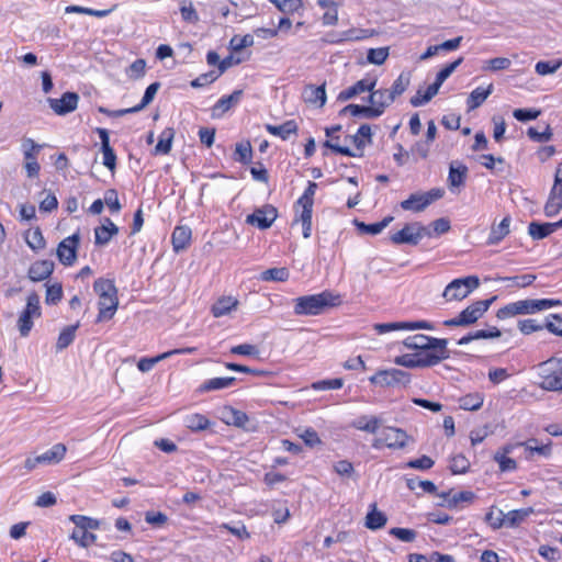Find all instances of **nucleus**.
Returning a JSON list of instances; mask_svg holds the SVG:
<instances>
[{"label": "nucleus", "mask_w": 562, "mask_h": 562, "mask_svg": "<svg viewBox=\"0 0 562 562\" xmlns=\"http://www.w3.org/2000/svg\"><path fill=\"white\" fill-rule=\"evenodd\" d=\"M93 290L99 297L97 323L112 319L119 306L117 289L114 282L109 279L99 278L93 283Z\"/></svg>", "instance_id": "obj_1"}, {"label": "nucleus", "mask_w": 562, "mask_h": 562, "mask_svg": "<svg viewBox=\"0 0 562 562\" xmlns=\"http://www.w3.org/2000/svg\"><path fill=\"white\" fill-rule=\"evenodd\" d=\"M317 190V183L314 181H308L307 187L305 188L302 195L295 201L293 205L294 218L292 225L301 224L302 225V235L304 238H310L312 236V217H313V206H314V196Z\"/></svg>", "instance_id": "obj_2"}, {"label": "nucleus", "mask_w": 562, "mask_h": 562, "mask_svg": "<svg viewBox=\"0 0 562 562\" xmlns=\"http://www.w3.org/2000/svg\"><path fill=\"white\" fill-rule=\"evenodd\" d=\"M340 304V296L334 295L329 291L322 293L303 295L294 300L295 315H319L326 308Z\"/></svg>", "instance_id": "obj_3"}, {"label": "nucleus", "mask_w": 562, "mask_h": 562, "mask_svg": "<svg viewBox=\"0 0 562 562\" xmlns=\"http://www.w3.org/2000/svg\"><path fill=\"white\" fill-rule=\"evenodd\" d=\"M496 300V296L486 300H479L471 303L462 310L458 316L446 319L443 325L446 327L470 326L480 319L490 308L491 304Z\"/></svg>", "instance_id": "obj_4"}, {"label": "nucleus", "mask_w": 562, "mask_h": 562, "mask_svg": "<svg viewBox=\"0 0 562 562\" xmlns=\"http://www.w3.org/2000/svg\"><path fill=\"white\" fill-rule=\"evenodd\" d=\"M541 387L547 391H562V357H551L539 364Z\"/></svg>", "instance_id": "obj_5"}, {"label": "nucleus", "mask_w": 562, "mask_h": 562, "mask_svg": "<svg viewBox=\"0 0 562 562\" xmlns=\"http://www.w3.org/2000/svg\"><path fill=\"white\" fill-rule=\"evenodd\" d=\"M445 194L441 188H432L427 192L412 193L407 199L401 201L400 207L403 211L413 213H420L425 211L430 204L440 200Z\"/></svg>", "instance_id": "obj_6"}, {"label": "nucleus", "mask_w": 562, "mask_h": 562, "mask_svg": "<svg viewBox=\"0 0 562 562\" xmlns=\"http://www.w3.org/2000/svg\"><path fill=\"white\" fill-rule=\"evenodd\" d=\"M432 341L415 352L419 368L435 366L448 358L447 339L432 338Z\"/></svg>", "instance_id": "obj_7"}, {"label": "nucleus", "mask_w": 562, "mask_h": 562, "mask_svg": "<svg viewBox=\"0 0 562 562\" xmlns=\"http://www.w3.org/2000/svg\"><path fill=\"white\" fill-rule=\"evenodd\" d=\"M479 286L480 279L476 276L454 279L446 286L442 296L447 302L461 301L468 297Z\"/></svg>", "instance_id": "obj_8"}, {"label": "nucleus", "mask_w": 562, "mask_h": 562, "mask_svg": "<svg viewBox=\"0 0 562 562\" xmlns=\"http://www.w3.org/2000/svg\"><path fill=\"white\" fill-rule=\"evenodd\" d=\"M41 315L40 296L32 292L27 295L26 305L18 319V329L22 337L29 336L33 328V318H40Z\"/></svg>", "instance_id": "obj_9"}, {"label": "nucleus", "mask_w": 562, "mask_h": 562, "mask_svg": "<svg viewBox=\"0 0 562 562\" xmlns=\"http://www.w3.org/2000/svg\"><path fill=\"white\" fill-rule=\"evenodd\" d=\"M327 139L324 146L329 148L334 154H339L346 157H357L359 153H355L349 147V143H345V133L342 126L337 124L325 128Z\"/></svg>", "instance_id": "obj_10"}, {"label": "nucleus", "mask_w": 562, "mask_h": 562, "mask_svg": "<svg viewBox=\"0 0 562 562\" xmlns=\"http://www.w3.org/2000/svg\"><path fill=\"white\" fill-rule=\"evenodd\" d=\"M370 382L381 387L406 386L411 382V374L400 369H384L370 376Z\"/></svg>", "instance_id": "obj_11"}, {"label": "nucleus", "mask_w": 562, "mask_h": 562, "mask_svg": "<svg viewBox=\"0 0 562 562\" xmlns=\"http://www.w3.org/2000/svg\"><path fill=\"white\" fill-rule=\"evenodd\" d=\"M427 235L426 227L419 222L408 223L400 231L390 236V240L394 245H413L416 246Z\"/></svg>", "instance_id": "obj_12"}, {"label": "nucleus", "mask_w": 562, "mask_h": 562, "mask_svg": "<svg viewBox=\"0 0 562 562\" xmlns=\"http://www.w3.org/2000/svg\"><path fill=\"white\" fill-rule=\"evenodd\" d=\"M562 210V162L554 172L553 186L544 204V214L548 217L555 216Z\"/></svg>", "instance_id": "obj_13"}, {"label": "nucleus", "mask_w": 562, "mask_h": 562, "mask_svg": "<svg viewBox=\"0 0 562 562\" xmlns=\"http://www.w3.org/2000/svg\"><path fill=\"white\" fill-rule=\"evenodd\" d=\"M412 441V437L401 428L385 427L381 435L375 439V447H387L392 449H402Z\"/></svg>", "instance_id": "obj_14"}, {"label": "nucleus", "mask_w": 562, "mask_h": 562, "mask_svg": "<svg viewBox=\"0 0 562 562\" xmlns=\"http://www.w3.org/2000/svg\"><path fill=\"white\" fill-rule=\"evenodd\" d=\"M79 244L80 235L78 232L64 238L58 244L56 255L61 265L69 267L76 262Z\"/></svg>", "instance_id": "obj_15"}, {"label": "nucleus", "mask_w": 562, "mask_h": 562, "mask_svg": "<svg viewBox=\"0 0 562 562\" xmlns=\"http://www.w3.org/2000/svg\"><path fill=\"white\" fill-rule=\"evenodd\" d=\"M277 217V209L271 204H266L262 207L255 210L251 214L247 215L246 223L260 229H267L271 227Z\"/></svg>", "instance_id": "obj_16"}, {"label": "nucleus", "mask_w": 562, "mask_h": 562, "mask_svg": "<svg viewBox=\"0 0 562 562\" xmlns=\"http://www.w3.org/2000/svg\"><path fill=\"white\" fill-rule=\"evenodd\" d=\"M376 83V76L367 75L364 78L358 80L352 86L341 90L337 95V100L345 102L364 92H370L375 88Z\"/></svg>", "instance_id": "obj_17"}, {"label": "nucleus", "mask_w": 562, "mask_h": 562, "mask_svg": "<svg viewBox=\"0 0 562 562\" xmlns=\"http://www.w3.org/2000/svg\"><path fill=\"white\" fill-rule=\"evenodd\" d=\"M49 108L57 115H66L74 112L78 108L79 95L76 92H65L60 98H49Z\"/></svg>", "instance_id": "obj_18"}, {"label": "nucleus", "mask_w": 562, "mask_h": 562, "mask_svg": "<svg viewBox=\"0 0 562 562\" xmlns=\"http://www.w3.org/2000/svg\"><path fill=\"white\" fill-rule=\"evenodd\" d=\"M389 89H378L370 91L369 106L373 110L374 117L381 116L385 110L394 102Z\"/></svg>", "instance_id": "obj_19"}, {"label": "nucleus", "mask_w": 562, "mask_h": 562, "mask_svg": "<svg viewBox=\"0 0 562 562\" xmlns=\"http://www.w3.org/2000/svg\"><path fill=\"white\" fill-rule=\"evenodd\" d=\"M374 329L378 334L382 335L394 330L432 329V326L426 321L392 322L375 324Z\"/></svg>", "instance_id": "obj_20"}, {"label": "nucleus", "mask_w": 562, "mask_h": 562, "mask_svg": "<svg viewBox=\"0 0 562 562\" xmlns=\"http://www.w3.org/2000/svg\"><path fill=\"white\" fill-rule=\"evenodd\" d=\"M95 133L99 135L101 142V153L103 155L102 164L111 171L114 172L116 168V154L110 144L109 132L105 128L97 127Z\"/></svg>", "instance_id": "obj_21"}, {"label": "nucleus", "mask_w": 562, "mask_h": 562, "mask_svg": "<svg viewBox=\"0 0 562 562\" xmlns=\"http://www.w3.org/2000/svg\"><path fill=\"white\" fill-rule=\"evenodd\" d=\"M372 142V131L371 126L368 124H362L359 126L357 133L355 135H345V143H349L353 145V151L359 153L358 157L363 155L364 147Z\"/></svg>", "instance_id": "obj_22"}, {"label": "nucleus", "mask_w": 562, "mask_h": 562, "mask_svg": "<svg viewBox=\"0 0 562 562\" xmlns=\"http://www.w3.org/2000/svg\"><path fill=\"white\" fill-rule=\"evenodd\" d=\"M195 351H196L195 347H186V348L172 349V350L162 352V353H160L156 357H151V358L144 357V358H140L139 361L137 362V369L140 372H148L154 368V366L156 363H158L159 361L165 360L173 355H187V353H193Z\"/></svg>", "instance_id": "obj_23"}, {"label": "nucleus", "mask_w": 562, "mask_h": 562, "mask_svg": "<svg viewBox=\"0 0 562 562\" xmlns=\"http://www.w3.org/2000/svg\"><path fill=\"white\" fill-rule=\"evenodd\" d=\"M54 268L55 265L52 260H36L30 266L27 277L33 282H41L48 279L53 274Z\"/></svg>", "instance_id": "obj_24"}, {"label": "nucleus", "mask_w": 562, "mask_h": 562, "mask_svg": "<svg viewBox=\"0 0 562 562\" xmlns=\"http://www.w3.org/2000/svg\"><path fill=\"white\" fill-rule=\"evenodd\" d=\"M240 61H241L240 58L234 60L232 55L228 57H225L220 63V71L217 74H215L214 71L202 74L199 77H196L194 80L191 81V86L193 88H201L206 85H210V83L214 82L229 66H232L233 64H239Z\"/></svg>", "instance_id": "obj_25"}, {"label": "nucleus", "mask_w": 562, "mask_h": 562, "mask_svg": "<svg viewBox=\"0 0 562 562\" xmlns=\"http://www.w3.org/2000/svg\"><path fill=\"white\" fill-rule=\"evenodd\" d=\"M192 240V231L187 225H177L171 234V244L175 252L186 250Z\"/></svg>", "instance_id": "obj_26"}, {"label": "nucleus", "mask_w": 562, "mask_h": 562, "mask_svg": "<svg viewBox=\"0 0 562 562\" xmlns=\"http://www.w3.org/2000/svg\"><path fill=\"white\" fill-rule=\"evenodd\" d=\"M243 95V90H235L228 95L221 97L212 106V116L222 117L227 111L235 106Z\"/></svg>", "instance_id": "obj_27"}, {"label": "nucleus", "mask_w": 562, "mask_h": 562, "mask_svg": "<svg viewBox=\"0 0 562 562\" xmlns=\"http://www.w3.org/2000/svg\"><path fill=\"white\" fill-rule=\"evenodd\" d=\"M266 131L282 140H288L291 135H297L299 125L295 120H288L280 125L266 124Z\"/></svg>", "instance_id": "obj_28"}, {"label": "nucleus", "mask_w": 562, "mask_h": 562, "mask_svg": "<svg viewBox=\"0 0 562 562\" xmlns=\"http://www.w3.org/2000/svg\"><path fill=\"white\" fill-rule=\"evenodd\" d=\"M443 498V505L448 508H458L461 503L471 504L476 498L475 494L471 491H462L453 493L452 491L443 492L440 494Z\"/></svg>", "instance_id": "obj_29"}, {"label": "nucleus", "mask_w": 562, "mask_h": 562, "mask_svg": "<svg viewBox=\"0 0 562 562\" xmlns=\"http://www.w3.org/2000/svg\"><path fill=\"white\" fill-rule=\"evenodd\" d=\"M117 233L119 227L109 217H105L103 224L94 228V244L106 245Z\"/></svg>", "instance_id": "obj_30"}, {"label": "nucleus", "mask_w": 562, "mask_h": 562, "mask_svg": "<svg viewBox=\"0 0 562 562\" xmlns=\"http://www.w3.org/2000/svg\"><path fill=\"white\" fill-rule=\"evenodd\" d=\"M239 302L236 297L231 295H224L218 297L215 303L211 306V313L214 317L218 318L229 314L236 310Z\"/></svg>", "instance_id": "obj_31"}, {"label": "nucleus", "mask_w": 562, "mask_h": 562, "mask_svg": "<svg viewBox=\"0 0 562 562\" xmlns=\"http://www.w3.org/2000/svg\"><path fill=\"white\" fill-rule=\"evenodd\" d=\"M221 419L226 425H233L236 427H245L249 420L248 415L245 412L239 411L233 406L223 407Z\"/></svg>", "instance_id": "obj_32"}, {"label": "nucleus", "mask_w": 562, "mask_h": 562, "mask_svg": "<svg viewBox=\"0 0 562 562\" xmlns=\"http://www.w3.org/2000/svg\"><path fill=\"white\" fill-rule=\"evenodd\" d=\"M325 87V82L322 83L321 86L307 85L303 92L304 100L319 108L324 106V104L326 103Z\"/></svg>", "instance_id": "obj_33"}, {"label": "nucleus", "mask_w": 562, "mask_h": 562, "mask_svg": "<svg viewBox=\"0 0 562 562\" xmlns=\"http://www.w3.org/2000/svg\"><path fill=\"white\" fill-rule=\"evenodd\" d=\"M382 424L381 418L371 415H361L352 420L351 426L368 434H375Z\"/></svg>", "instance_id": "obj_34"}, {"label": "nucleus", "mask_w": 562, "mask_h": 562, "mask_svg": "<svg viewBox=\"0 0 562 562\" xmlns=\"http://www.w3.org/2000/svg\"><path fill=\"white\" fill-rule=\"evenodd\" d=\"M493 85L490 83L486 88L477 87L475 88L468 97L467 99V108L468 111H473L481 106L485 100L490 97V94L493 92Z\"/></svg>", "instance_id": "obj_35"}, {"label": "nucleus", "mask_w": 562, "mask_h": 562, "mask_svg": "<svg viewBox=\"0 0 562 562\" xmlns=\"http://www.w3.org/2000/svg\"><path fill=\"white\" fill-rule=\"evenodd\" d=\"M173 138L175 130L172 127H166L159 135L158 143L153 150V155H168L171 151Z\"/></svg>", "instance_id": "obj_36"}, {"label": "nucleus", "mask_w": 562, "mask_h": 562, "mask_svg": "<svg viewBox=\"0 0 562 562\" xmlns=\"http://www.w3.org/2000/svg\"><path fill=\"white\" fill-rule=\"evenodd\" d=\"M317 5L324 9L322 23L325 26H334L338 23V4L333 0H317Z\"/></svg>", "instance_id": "obj_37"}, {"label": "nucleus", "mask_w": 562, "mask_h": 562, "mask_svg": "<svg viewBox=\"0 0 562 562\" xmlns=\"http://www.w3.org/2000/svg\"><path fill=\"white\" fill-rule=\"evenodd\" d=\"M183 423L184 426L193 432L206 430L212 425V422L209 419V417L201 413H192L187 415L183 419Z\"/></svg>", "instance_id": "obj_38"}, {"label": "nucleus", "mask_w": 562, "mask_h": 562, "mask_svg": "<svg viewBox=\"0 0 562 562\" xmlns=\"http://www.w3.org/2000/svg\"><path fill=\"white\" fill-rule=\"evenodd\" d=\"M24 239L26 245L35 252H38L46 247V240L38 226L27 229L24 233Z\"/></svg>", "instance_id": "obj_39"}, {"label": "nucleus", "mask_w": 562, "mask_h": 562, "mask_svg": "<svg viewBox=\"0 0 562 562\" xmlns=\"http://www.w3.org/2000/svg\"><path fill=\"white\" fill-rule=\"evenodd\" d=\"M387 517L384 513L378 510L376 504L370 505V510L366 516L364 526L370 530H378L386 525Z\"/></svg>", "instance_id": "obj_40"}, {"label": "nucleus", "mask_w": 562, "mask_h": 562, "mask_svg": "<svg viewBox=\"0 0 562 562\" xmlns=\"http://www.w3.org/2000/svg\"><path fill=\"white\" fill-rule=\"evenodd\" d=\"M509 226H510V217L509 216H505L499 222L498 225L492 226L488 238H487V244L488 245L499 244L510 233Z\"/></svg>", "instance_id": "obj_41"}, {"label": "nucleus", "mask_w": 562, "mask_h": 562, "mask_svg": "<svg viewBox=\"0 0 562 562\" xmlns=\"http://www.w3.org/2000/svg\"><path fill=\"white\" fill-rule=\"evenodd\" d=\"M518 302L521 315L535 314L549 310V304H551L548 299H526L519 300Z\"/></svg>", "instance_id": "obj_42"}, {"label": "nucleus", "mask_w": 562, "mask_h": 562, "mask_svg": "<svg viewBox=\"0 0 562 562\" xmlns=\"http://www.w3.org/2000/svg\"><path fill=\"white\" fill-rule=\"evenodd\" d=\"M236 382V378L234 376H224V378H212L205 380L200 386L199 392L205 393L216 390H222L232 386Z\"/></svg>", "instance_id": "obj_43"}, {"label": "nucleus", "mask_w": 562, "mask_h": 562, "mask_svg": "<svg viewBox=\"0 0 562 562\" xmlns=\"http://www.w3.org/2000/svg\"><path fill=\"white\" fill-rule=\"evenodd\" d=\"M254 150L248 139L241 140L235 145L233 158L241 165H249L252 160Z\"/></svg>", "instance_id": "obj_44"}, {"label": "nucleus", "mask_w": 562, "mask_h": 562, "mask_svg": "<svg viewBox=\"0 0 562 562\" xmlns=\"http://www.w3.org/2000/svg\"><path fill=\"white\" fill-rule=\"evenodd\" d=\"M554 232L555 229L552 223L530 222L528 225V234L533 240L543 239Z\"/></svg>", "instance_id": "obj_45"}, {"label": "nucleus", "mask_w": 562, "mask_h": 562, "mask_svg": "<svg viewBox=\"0 0 562 562\" xmlns=\"http://www.w3.org/2000/svg\"><path fill=\"white\" fill-rule=\"evenodd\" d=\"M117 8V4L112 5L109 9L103 10H95L87 7H81L77 4H71L66 7L65 12L66 13H79V14H87L95 18H105L109 14H111L115 9Z\"/></svg>", "instance_id": "obj_46"}, {"label": "nucleus", "mask_w": 562, "mask_h": 562, "mask_svg": "<svg viewBox=\"0 0 562 562\" xmlns=\"http://www.w3.org/2000/svg\"><path fill=\"white\" fill-rule=\"evenodd\" d=\"M532 513L533 509L531 507L510 510L507 514H504L505 526L509 528H515L519 526Z\"/></svg>", "instance_id": "obj_47"}, {"label": "nucleus", "mask_w": 562, "mask_h": 562, "mask_svg": "<svg viewBox=\"0 0 562 562\" xmlns=\"http://www.w3.org/2000/svg\"><path fill=\"white\" fill-rule=\"evenodd\" d=\"M411 77L412 76L409 71H402L398 75V77L394 80L391 89H389L394 100L402 95L407 90V88L411 85Z\"/></svg>", "instance_id": "obj_48"}, {"label": "nucleus", "mask_w": 562, "mask_h": 562, "mask_svg": "<svg viewBox=\"0 0 562 562\" xmlns=\"http://www.w3.org/2000/svg\"><path fill=\"white\" fill-rule=\"evenodd\" d=\"M468 175V167L463 164L454 167L450 166L449 175H448V183L450 187H460L463 186Z\"/></svg>", "instance_id": "obj_49"}, {"label": "nucleus", "mask_w": 562, "mask_h": 562, "mask_svg": "<svg viewBox=\"0 0 562 562\" xmlns=\"http://www.w3.org/2000/svg\"><path fill=\"white\" fill-rule=\"evenodd\" d=\"M437 93L438 89L432 85H429L426 89L420 88L411 98V104L413 106H422L429 102Z\"/></svg>", "instance_id": "obj_50"}, {"label": "nucleus", "mask_w": 562, "mask_h": 562, "mask_svg": "<svg viewBox=\"0 0 562 562\" xmlns=\"http://www.w3.org/2000/svg\"><path fill=\"white\" fill-rule=\"evenodd\" d=\"M484 397L480 393H470L459 400L460 408L464 411H477L482 407Z\"/></svg>", "instance_id": "obj_51"}, {"label": "nucleus", "mask_w": 562, "mask_h": 562, "mask_svg": "<svg viewBox=\"0 0 562 562\" xmlns=\"http://www.w3.org/2000/svg\"><path fill=\"white\" fill-rule=\"evenodd\" d=\"M272 3L280 12L284 14H293L303 9L302 0H268Z\"/></svg>", "instance_id": "obj_52"}, {"label": "nucleus", "mask_w": 562, "mask_h": 562, "mask_svg": "<svg viewBox=\"0 0 562 562\" xmlns=\"http://www.w3.org/2000/svg\"><path fill=\"white\" fill-rule=\"evenodd\" d=\"M69 520L75 524L76 529L80 530H95L100 527L98 519L85 516V515H71Z\"/></svg>", "instance_id": "obj_53"}, {"label": "nucleus", "mask_w": 562, "mask_h": 562, "mask_svg": "<svg viewBox=\"0 0 562 562\" xmlns=\"http://www.w3.org/2000/svg\"><path fill=\"white\" fill-rule=\"evenodd\" d=\"M374 33L375 32L373 30H369V29L351 27V29L342 32L341 41H349V42L363 41V40L372 37L374 35Z\"/></svg>", "instance_id": "obj_54"}, {"label": "nucleus", "mask_w": 562, "mask_h": 562, "mask_svg": "<svg viewBox=\"0 0 562 562\" xmlns=\"http://www.w3.org/2000/svg\"><path fill=\"white\" fill-rule=\"evenodd\" d=\"M290 278V271L285 267L270 268L261 273L262 281L285 282Z\"/></svg>", "instance_id": "obj_55"}, {"label": "nucleus", "mask_w": 562, "mask_h": 562, "mask_svg": "<svg viewBox=\"0 0 562 562\" xmlns=\"http://www.w3.org/2000/svg\"><path fill=\"white\" fill-rule=\"evenodd\" d=\"M70 539L74 540L78 546L88 548L95 543L97 536L88 530L74 529L70 535Z\"/></svg>", "instance_id": "obj_56"}, {"label": "nucleus", "mask_w": 562, "mask_h": 562, "mask_svg": "<svg viewBox=\"0 0 562 562\" xmlns=\"http://www.w3.org/2000/svg\"><path fill=\"white\" fill-rule=\"evenodd\" d=\"M434 337H429L423 334H417L414 336H409L404 339L403 345L407 348L416 352L419 349H423L424 346L429 345L432 341Z\"/></svg>", "instance_id": "obj_57"}, {"label": "nucleus", "mask_w": 562, "mask_h": 562, "mask_svg": "<svg viewBox=\"0 0 562 562\" xmlns=\"http://www.w3.org/2000/svg\"><path fill=\"white\" fill-rule=\"evenodd\" d=\"M80 326L79 322L75 325L66 326L59 334L57 339V348L65 349L67 348L75 339L76 330Z\"/></svg>", "instance_id": "obj_58"}, {"label": "nucleus", "mask_w": 562, "mask_h": 562, "mask_svg": "<svg viewBox=\"0 0 562 562\" xmlns=\"http://www.w3.org/2000/svg\"><path fill=\"white\" fill-rule=\"evenodd\" d=\"M463 58L460 57L457 60L447 64L443 68H441L436 76L435 82L431 83L435 86L438 90L441 87V85L446 81V79L454 71V69L462 63Z\"/></svg>", "instance_id": "obj_59"}, {"label": "nucleus", "mask_w": 562, "mask_h": 562, "mask_svg": "<svg viewBox=\"0 0 562 562\" xmlns=\"http://www.w3.org/2000/svg\"><path fill=\"white\" fill-rule=\"evenodd\" d=\"M180 13L184 22L196 24L199 22V14L193 7V3L188 0H182L180 3Z\"/></svg>", "instance_id": "obj_60"}, {"label": "nucleus", "mask_w": 562, "mask_h": 562, "mask_svg": "<svg viewBox=\"0 0 562 562\" xmlns=\"http://www.w3.org/2000/svg\"><path fill=\"white\" fill-rule=\"evenodd\" d=\"M520 446H524L526 451L537 452L539 454L546 456L550 453L551 440H548L546 443H543L539 442V440L536 438H531L526 442L520 443Z\"/></svg>", "instance_id": "obj_61"}, {"label": "nucleus", "mask_w": 562, "mask_h": 562, "mask_svg": "<svg viewBox=\"0 0 562 562\" xmlns=\"http://www.w3.org/2000/svg\"><path fill=\"white\" fill-rule=\"evenodd\" d=\"M546 329L559 337H562V314H549L546 318Z\"/></svg>", "instance_id": "obj_62"}, {"label": "nucleus", "mask_w": 562, "mask_h": 562, "mask_svg": "<svg viewBox=\"0 0 562 562\" xmlns=\"http://www.w3.org/2000/svg\"><path fill=\"white\" fill-rule=\"evenodd\" d=\"M344 386L341 378L326 379L313 382L311 387L314 391L339 390Z\"/></svg>", "instance_id": "obj_63"}, {"label": "nucleus", "mask_w": 562, "mask_h": 562, "mask_svg": "<svg viewBox=\"0 0 562 562\" xmlns=\"http://www.w3.org/2000/svg\"><path fill=\"white\" fill-rule=\"evenodd\" d=\"M63 286L60 283H54L50 285H47L46 288V295H45V303L47 305H56L59 303L63 299Z\"/></svg>", "instance_id": "obj_64"}]
</instances>
